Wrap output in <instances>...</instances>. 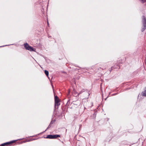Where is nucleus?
<instances>
[{"instance_id": "nucleus-1", "label": "nucleus", "mask_w": 146, "mask_h": 146, "mask_svg": "<svg viewBox=\"0 0 146 146\" xmlns=\"http://www.w3.org/2000/svg\"><path fill=\"white\" fill-rule=\"evenodd\" d=\"M142 26L141 31L143 32L146 29V19L144 16H142Z\"/></svg>"}, {"instance_id": "nucleus-2", "label": "nucleus", "mask_w": 146, "mask_h": 146, "mask_svg": "<svg viewBox=\"0 0 146 146\" xmlns=\"http://www.w3.org/2000/svg\"><path fill=\"white\" fill-rule=\"evenodd\" d=\"M24 45L25 48L26 50H28L30 51H35L36 50L35 48H33L32 47L29 46L27 43H25Z\"/></svg>"}, {"instance_id": "nucleus-3", "label": "nucleus", "mask_w": 146, "mask_h": 146, "mask_svg": "<svg viewBox=\"0 0 146 146\" xmlns=\"http://www.w3.org/2000/svg\"><path fill=\"white\" fill-rule=\"evenodd\" d=\"M55 107H58L60 105V100L57 96H54Z\"/></svg>"}, {"instance_id": "nucleus-4", "label": "nucleus", "mask_w": 146, "mask_h": 146, "mask_svg": "<svg viewBox=\"0 0 146 146\" xmlns=\"http://www.w3.org/2000/svg\"><path fill=\"white\" fill-rule=\"evenodd\" d=\"M83 93H84V94L85 95L88 96L87 98H88L90 94L89 93V92L88 91V90H85L84 89H83L79 92V94H81Z\"/></svg>"}, {"instance_id": "nucleus-5", "label": "nucleus", "mask_w": 146, "mask_h": 146, "mask_svg": "<svg viewBox=\"0 0 146 146\" xmlns=\"http://www.w3.org/2000/svg\"><path fill=\"white\" fill-rule=\"evenodd\" d=\"M16 141V140H13L9 142L4 143L1 144L0 146H7L11 144L15 143Z\"/></svg>"}, {"instance_id": "nucleus-6", "label": "nucleus", "mask_w": 146, "mask_h": 146, "mask_svg": "<svg viewBox=\"0 0 146 146\" xmlns=\"http://www.w3.org/2000/svg\"><path fill=\"white\" fill-rule=\"evenodd\" d=\"M73 104L74 105H76L77 106H79L80 105V102L79 101H73L72 102Z\"/></svg>"}, {"instance_id": "nucleus-7", "label": "nucleus", "mask_w": 146, "mask_h": 146, "mask_svg": "<svg viewBox=\"0 0 146 146\" xmlns=\"http://www.w3.org/2000/svg\"><path fill=\"white\" fill-rule=\"evenodd\" d=\"M60 137V135H57V134L52 135V139H55L57 137Z\"/></svg>"}, {"instance_id": "nucleus-8", "label": "nucleus", "mask_w": 146, "mask_h": 146, "mask_svg": "<svg viewBox=\"0 0 146 146\" xmlns=\"http://www.w3.org/2000/svg\"><path fill=\"white\" fill-rule=\"evenodd\" d=\"M52 135H47V136L45 137V138L46 139H52Z\"/></svg>"}, {"instance_id": "nucleus-9", "label": "nucleus", "mask_w": 146, "mask_h": 146, "mask_svg": "<svg viewBox=\"0 0 146 146\" xmlns=\"http://www.w3.org/2000/svg\"><path fill=\"white\" fill-rule=\"evenodd\" d=\"M142 95L143 96L145 97L146 96V89L145 90L142 92Z\"/></svg>"}, {"instance_id": "nucleus-10", "label": "nucleus", "mask_w": 146, "mask_h": 146, "mask_svg": "<svg viewBox=\"0 0 146 146\" xmlns=\"http://www.w3.org/2000/svg\"><path fill=\"white\" fill-rule=\"evenodd\" d=\"M73 93L74 95H75V96H78L79 95V93H77L74 90L73 92Z\"/></svg>"}, {"instance_id": "nucleus-11", "label": "nucleus", "mask_w": 146, "mask_h": 146, "mask_svg": "<svg viewBox=\"0 0 146 146\" xmlns=\"http://www.w3.org/2000/svg\"><path fill=\"white\" fill-rule=\"evenodd\" d=\"M44 73H45V74H46V75L47 76H48V74H49V72H48V71H47L46 70H45L44 71Z\"/></svg>"}, {"instance_id": "nucleus-12", "label": "nucleus", "mask_w": 146, "mask_h": 146, "mask_svg": "<svg viewBox=\"0 0 146 146\" xmlns=\"http://www.w3.org/2000/svg\"><path fill=\"white\" fill-rule=\"evenodd\" d=\"M51 125H50V124L49 125H48V127H47V129H46L45 130V131H46L48 129L50 128L51 127Z\"/></svg>"}, {"instance_id": "nucleus-13", "label": "nucleus", "mask_w": 146, "mask_h": 146, "mask_svg": "<svg viewBox=\"0 0 146 146\" xmlns=\"http://www.w3.org/2000/svg\"><path fill=\"white\" fill-rule=\"evenodd\" d=\"M142 3H144L146 2V0H139Z\"/></svg>"}, {"instance_id": "nucleus-14", "label": "nucleus", "mask_w": 146, "mask_h": 146, "mask_svg": "<svg viewBox=\"0 0 146 146\" xmlns=\"http://www.w3.org/2000/svg\"><path fill=\"white\" fill-rule=\"evenodd\" d=\"M54 122V121H51L50 124V125H52L53 123V122Z\"/></svg>"}, {"instance_id": "nucleus-15", "label": "nucleus", "mask_w": 146, "mask_h": 146, "mask_svg": "<svg viewBox=\"0 0 146 146\" xmlns=\"http://www.w3.org/2000/svg\"><path fill=\"white\" fill-rule=\"evenodd\" d=\"M68 92L69 94V93H70V90H68Z\"/></svg>"}, {"instance_id": "nucleus-16", "label": "nucleus", "mask_w": 146, "mask_h": 146, "mask_svg": "<svg viewBox=\"0 0 146 146\" xmlns=\"http://www.w3.org/2000/svg\"><path fill=\"white\" fill-rule=\"evenodd\" d=\"M47 24H48H48H49V23H48V21H47Z\"/></svg>"}, {"instance_id": "nucleus-17", "label": "nucleus", "mask_w": 146, "mask_h": 146, "mask_svg": "<svg viewBox=\"0 0 146 146\" xmlns=\"http://www.w3.org/2000/svg\"><path fill=\"white\" fill-rule=\"evenodd\" d=\"M114 68V67H111V69H112V68Z\"/></svg>"}, {"instance_id": "nucleus-18", "label": "nucleus", "mask_w": 146, "mask_h": 146, "mask_svg": "<svg viewBox=\"0 0 146 146\" xmlns=\"http://www.w3.org/2000/svg\"><path fill=\"white\" fill-rule=\"evenodd\" d=\"M31 140H29L28 141H30Z\"/></svg>"}, {"instance_id": "nucleus-19", "label": "nucleus", "mask_w": 146, "mask_h": 146, "mask_svg": "<svg viewBox=\"0 0 146 146\" xmlns=\"http://www.w3.org/2000/svg\"><path fill=\"white\" fill-rule=\"evenodd\" d=\"M84 109H86V108L85 107H84Z\"/></svg>"}, {"instance_id": "nucleus-20", "label": "nucleus", "mask_w": 146, "mask_h": 146, "mask_svg": "<svg viewBox=\"0 0 146 146\" xmlns=\"http://www.w3.org/2000/svg\"><path fill=\"white\" fill-rule=\"evenodd\" d=\"M35 139H33L32 140H35Z\"/></svg>"}]
</instances>
